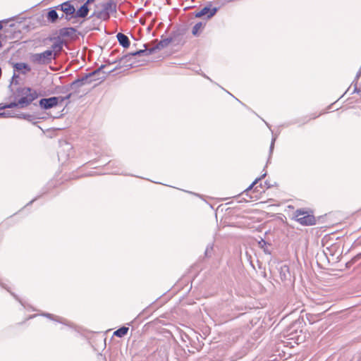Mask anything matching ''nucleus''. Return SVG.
<instances>
[{"label": "nucleus", "instance_id": "f257e3e1", "mask_svg": "<svg viewBox=\"0 0 361 361\" xmlns=\"http://www.w3.org/2000/svg\"><path fill=\"white\" fill-rule=\"evenodd\" d=\"M15 99L21 102L22 109H24L32 103L33 101L42 97L41 91H37L30 87H19L13 92Z\"/></svg>", "mask_w": 361, "mask_h": 361}, {"label": "nucleus", "instance_id": "f03ea898", "mask_svg": "<svg viewBox=\"0 0 361 361\" xmlns=\"http://www.w3.org/2000/svg\"><path fill=\"white\" fill-rule=\"evenodd\" d=\"M54 59L51 51H48V49L41 53L32 54L30 56L31 62L37 65H48Z\"/></svg>", "mask_w": 361, "mask_h": 361}, {"label": "nucleus", "instance_id": "7ed1b4c3", "mask_svg": "<svg viewBox=\"0 0 361 361\" xmlns=\"http://www.w3.org/2000/svg\"><path fill=\"white\" fill-rule=\"evenodd\" d=\"M106 66V64H102L98 68L89 73H85L90 83L99 80L104 81L106 79L107 74L106 72L104 71V68Z\"/></svg>", "mask_w": 361, "mask_h": 361}, {"label": "nucleus", "instance_id": "20e7f679", "mask_svg": "<svg viewBox=\"0 0 361 361\" xmlns=\"http://www.w3.org/2000/svg\"><path fill=\"white\" fill-rule=\"evenodd\" d=\"M296 221L303 226H312L316 222L313 215L308 214L306 212L298 209L295 212Z\"/></svg>", "mask_w": 361, "mask_h": 361}, {"label": "nucleus", "instance_id": "39448f33", "mask_svg": "<svg viewBox=\"0 0 361 361\" xmlns=\"http://www.w3.org/2000/svg\"><path fill=\"white\" fill-rule=\"evenodd\" d=\"M59 100L57 96L42 98L39 100V106L42 110H48L60 105Z\"/></svg>", "mask_w": 361, "mask_h": 361}, {"label": "nucleus", "instance_id": "423d86ee", "mask_svg": "<svg viewBox=\"0 0 361 361\" xmlns=\"http://www.w3.org/2000/svg\"><path fill=\"white\" fill-rule=\"evenodd\" d=\"M102 9L100 11L102 16L105 17L106 19L109 18V16L116 13L117 11V4L116 2L114 0H109L106 3L102 4Z\"/></svg>", "mask_w": 361, "mask_h": 361}, {"label": "nucleus", "instance_id": "0eeeda50", "mask_svg": "<svg viewBox=\"0 0 361 361\" xmlns=\"http://www.w3.org/2000/svg\"><path fill=\"white\" fill-rule=\"evenodd\" d=\"M91 83L88 80L85 74L82 75L80 77L75 79L71 83L68 84V87L72 88V90H74L75 92H80V88L87 85H90Z\"/></svg>", "mask_w": 361, "mask_h": 361}, {"label": "nucleus", "instance_id": "6e6552de", "mask_svg": "<svg viewBox=\"0 0 361 361\" xmlns=\"http://www.w3.org/2000/svg\"><path fill=\"white\" fill-rule=\"evenodd\" d=\"M135 59L133 57V54L129 52L123 56L116 59L111 63H119V64H122L123 66L130 68L133 67V65L135 63Z\"/></svg>", "mask_w": 361, "mask_h": 361}, {"label": "nucleus", "instance_id": "1a4fd4ad", "mask_svg": "<svg viewBox=\"0 0 361 361\" xmlns=\"http://www.w3.org/2000/svg\"><path fill=\"white\" fill-rule=\"evenodd\" d=\"M218 11V8H211V5L206 6L202 8L200 11H197L194 13L196 18L205 17L207 19H209L213 17Z\"/></svg>", "mask_w": 361, "mask_h": 361}, {"label": "nucleus", "instance_id": "9d476101", "mask_svg": "<svg viewBox=\"0 0 361 361\" xmlns=\"http://www.w3.org/2000/svg\"><path fill=\"white\" fill-rule=\"evenodd\" d=\"M50 41H54V43L51 45L48 51H51V55L55 58L56 56V51L63 49L64 46L63 39L61 37H53L49 38Z\"/></svg>", "mask_w": 361, "mask_h": 361}, {"label": "nucleus", "instance_id": "9b49d317", "mask_svg": "<svg viewBox=\"0 0 361 361\" xmlns=\"http://www.w3.org/2000/svg\"><path fill=\"white\" fill-rule=\"evenodd\" d=\"M40 316H42L44 317H46L50 320H52V321H55L58 323H60V324H62L63 325H66L67 326H69L71 328H73L74 327V325L73 323L68 322L67 319L63 318V317H59V316H56L53 314H51V313H49V312H43L42 313L39 314Z\"/></svg>", "mask_w": 361, "mask_h": 361}, {"label": "nucleus", "instance_id": "f8f14e48", "mask_svg": "<svg viewBox=\"0 0 361 361\" xmlns=\"http://www.w3.org/2000/svg\"><path fill=\"white\" fill-rule=\"evenodd\" d=\"M14 72H18L20 74L25 75L31 71V67L25 62H16L12 63Z\"/></svg>", "mask_w": 361, "mask_h": 361}, {"label": "nucleus", "instance_id": "ddd939ff", "mask_svg": "<svg viewBox=\"0 0 361 361\" xmlns=\"http://www.w3.org/2000/svg\"><path fill=\"white\" fill-rule=\"evenodd\" d=\"M90 4L87 1H85L82 5H80L77 9L75 8V18H85L90 11Z\"/></svg>", "mask_w": 361, "mask_h": 361}, {"label": "nucleus", "instance_id": "4468645a", "mask_svg": "<svg viewBox=\"0 0 361 361\" xmlns=\"http://www.w3.org/2000/svg\"><path fill=\"white\" fill-rule=\"evenodd\" d=\"M57 8H55V6L50 7L47 9L46 17L48 22L54 23L59 20V16L57 13Z\"/></svg>", "mask_w": 361, "mask_h": 361}, {"label": "nucleus", "instance_id": "2eb2a0df", "mask_svg": "<svg viewBox=\"0 0 361 361\" xmlns=\"http://www.w3.org/2000/svg\"><path fill=\"white\" fill-rule=\"evenodd\" d=\"M76 32H78L77 30L74 27H65L59 29V37H61V39L63 37H71Z\"/></svg>", "mask_w": 361, "mask_h": 361}, {"label": "nucleus", "instance_id": "dca6fc26", "mask_svg": "<svg viewBox=\"0 0 361 361\" xmlns=\"http://www.w3.org/2000/svg\"><path fill=\"white\" fill-rule=\"evenodd\" d=\"M15 118L18 119H23L32 123V125H37V122L35 121L36 118L38 117L36 116L34 114H28V113H20L15 114Z\"/></svg>", "mask_w": 361, "mask_h": 361}, {"label": "nucleus", "instance_id": "f3484780", "mask_svg": "<svg viewBox=\"0 0 361 361\" xmlns=\"http://www.w3.org/2000/svg\"><path fill=\"white\" fill-rule=\"evenodd\" d=\"M117 40L119 44L124 49H127L130 45V41L128 37L121 32H118L116 35Z\"/></svg>", "mask_w": 361, "mask_h": 361}, {"label": "nucleus", "instance_id": "a211bd4d", "mask_svg": "<svg viewBox=\"0 0 361 361\" xmlns=\"http://www.w3.org/2000/svg\"><path fill=\"white\" fill-rule=\"evenodd\" d=\"M55 8H57L58 10L64 12H66L67 11H71L73 9H75V7L72 4V1L68 0L66 1L57 6H55Z\"/></svg>", "mask_w": 361, "mask_h": 361}, {"label": "nucleus", "instance_id": "6ab92c4d", "mask_svg": "<svg viewBox=\"0 0 361 361\" xmlns=\"http://www.w3.org/2000/svg\"><path fill=\"white\" fill-rule=\"evenodd\" d=\"M129 328L126 326H122L119 327L118 329H116L113 335L118 337V338H123L125 336L127 335L128 332Z\"/></svg>", "mask_w": 361, "mask_h": 361}, {"label": "nucleus", "instance_id": "aec40b11", "mask_svg": "<svg viewBox=\"0 0 361 361\" xmlns=\"http://www.w3.org/2000/svg\"><path fill=\"white\" fill-rule=\"evenodd\" d=\"M78 94V92H75V91H74V90H72V92H71L68 93V94H67L66 96H64V97H63V96H57V97H58V98L59 99V102L60 105H61V104H62V103H63L64 101L67 100L68 102H67V103H66V106H67L71 103L70 99H71L73 96H74V95H75V94Z\"/></svg>", "mask_w": 361, "mask_h": 361}, {"label": "nucleus", "instance_id": "412c9836", "mask_svg": "<svg viewBox=\"0 0 361 361\" xmlns=\"http://www.w3.org/2000/svg\"><path fill=\"white\" fill-rule=\"evenodd\" d=\"M0 286L2 287L4 289L6 290L13 297L15 300H16L18 302L20 303L21 305L25 306L23 302L18 297V295H16L14 292H13L7 285L0 282Z\"/></svg>", "mask_w": 361, "mask_h": 361}, {"label": "nucleus", "instance_id": "4be33fe9", "mask_svg": "<svg viewBox=\"0 0 361 361\" xmlns=\"http://www.w3.org/2000/svg\"><path fill=\"white\" fill-rule=\"evenodd\" d=\"M267 173H264L260 177L257 178L250 185L247 187L243 192V195H248V192L252 190L255 185L258 183V182L266 176Z\"/></svg>", "mask_w": 361, "mask_h": 361}, {"label": "nucleus", "instance_id": "5701e85b", "mask_svg": "<svg viewBox=\"0 0 361 361\" xmlns=\"http://www.w3.org/2000/svg\"><path fill=\"white\" fill-rule=\"evenodd\" d=\"M63 13H65L64 19H66L67 21H70L72 19H73V23H76V19L78 18L75 17V9H73L71 11H67L66 12H64Z\"/></svg>", "mask_w": 361, "mask_h": 361}, {"label": "nucleus", "instance_id": "b1692460", "mask_svg": "<svg viewBox=\"0 0 361 361\" xmlns=\"http://www.w3.org/2000/svg\"><path fill=\"white\" fill-rule=\"evenodd\" d=\"M19 84V76L16 73V72L13 73V75L11 79L10 84L8 85L9 90L13 93L14 92V90L12 88L13 85H18Z\"/></svg>", "mask_w": 361, "mask_h": 361}, {"label": "nucleus", "instance_id": "393cba45", "mask_svg": "<svg viewBox=\"0 0 361 361\" xmlns=\"http://www.w3.org/2000/svg\"><path fill=\"white\" fill-rule=\"evenodd\" d=\"M144 47H145L144 49L146 50L145 55L149 56L152 54H154L158 50V43L154 44L151 47H147V44H145Z\"/></svg>", "mask_w": 361, "mask_h": 361}, {"label": "nucleus", "instance_id": "a878e982", "mask_svg": "<svg viewBox=\"0 0 361 361\" xmlns=\"http://www.w3.org/2000/svg\"><path fill=\"white\" fill-rule=\"evenodd\" d=\"M23 103L21 102H18L17 99L14 98V100L6 103L7 109H13V108H18V109H22L21 104Z\"/></svg>", "mask_w": 361, "mask_h": 361}, {"label": "nucleus", "instance_id": "bb28decb", "mask_svg": "<svg viewBox=\"0 0 361 361\" xmlns=\"http://www.w3.org/2000/svg\"><path fill=\"white\" fill-rule=\"evenodd\" d=\"M280 275L281 279H286L288 277V275H290L289 272V267L287 265H283L281 267L280 269Z\"/></svg>", "mask_w": 361, "mask_h": 361}, {"label": "nucleus", "instance_id": "cd10ccee", "mask_svg": "<svg viewBox=\"0 0 361 361\" xmlns=\"http://www.w3.org/2000/svg\"><path fill=\"white\" fill-rule=\"evenodd\" d=\"M157 318L154 319V320L149 322H147L145 326H144V329H145V331H149L150 329H154V330H157Z\"/></svg>", "mask_w": 361, "mask_h": 361}, {"label": "nucleus", "instance_id": "c85d7f7f", "mask_svg": "<svg viewBox=\"0 0 361 361\" xmlns=\"http://www.w3.org/2000/svg\"><path fill=\"white\" fill-rule=\"evenodd\" d=\"M205 25L204 23L199 22L197 23L192 27V33L193 35H197L199 31Z\"/></svg>", "mask_w": 361, "mask_h": 361}, {"label": "nucleus", "instance_id": "c756f323", "mask_svg": "<svg viewBox=\"0 0 361 361\" xmlns=\"http://www.w3.org/2000/svg\"><path fill=\"white\" fill-rule=\"evenodd\" d=\"M46 192H42L41 195L36 196L34 197L32 200H30L28 203L26 204L25 206H24L22 209H20L18 212H16L13 215L10 216V217H12L13 216L17 214L20 211H22L25 207L32 205L36 200H37L40 197H42L44 194H45Z\"/></svg>", "mask_w": 361, "mask_h": 361}, {"label": "nucleus", "instance_id": "7c9ffc66", "mask_svg": "<svg viewBox=\"0 0 361 361\" xmlns=\"http://www.w3.org/2000/svg\"><path fill=\"white\" fill-rule=\"evenodd\" d=\"M361 259V252L353 257L349 262L346 263L347 267H350L353 264Z\"/></svg>", "mask_w": 361, "mask_h": 361}, {"label": "nucleus", "instance_id": "2f4dec72", "mask_svg": "<svg viewBox=\"0 0 361 361\" xmlns=\"http://www.w3.org/2000/svg\"><path fill=\"white\" fill-rule=\"evenodd\" d=\"M93 17H96L98 19H102L104 20H106L105 17L102 16L100 11H94L93 13H92L88 18L90 19Z\"/></svg>", "mask_w": 361, "mask_h": 361}, {"label": "nucleus", "instance_id": "473e14b6", "mask_svg": "<svg viewBox=\"0 0 361 361\" xmlns=\"http://www.w3.org/2000/svg\"><path fill=\"white\" fill-rule=\"evenodd\" d=\"M145 52H146V50L144 49H137L136 51H131V53L133 54V57H135V58L137 56H146Z\"/></svg>", "mask_w": 361, "mask_h": 361}, {"label": "nucleus", "instance_id": "72a5a7b5", "mask_svg": "<svg viewBox=\"0 0 361 361\" xmlns=\"http://www.w3.org/2000/svg\"><path fill=\"white\" fill-rule=\"evenodd\" d=\"M59 90L58 91L59 93H66L72 90V88L68 87V84L66 85L58 87Z\"/></svg>", "mask_w": 361, "mask_h": 361}, {"label": "nucleus", "instance_id": "f704fd0d", "mask_svg": "<svg viewBox=\"0 0 361 361\" xmlns=\"http://www.w3.org/2000/svg\"><path fill=\"white\" fill-rule=\"evenodd\" d=\"M213 247H214L213 244L207 245L205 252H204V255L206 257L210 256V254H211L212 251L213 250Z\"/></svg>", "mask_w": 361, "mask_h": 361}, {"label": "nucleus", "instance_id": "c9c22d12", "mask_svg": "<svg viewBox=\"0 0 361 361\" xmlns=\"http://www.w3.org/2000/svg\"><path fill=\"white\" fill-rule=\"evenodd\" d=\"M171 39L169 38L159 40V48L166 47L169 44V42H171Z\"/></svg>", "mask_w": 361, "mask_h": 361}, {"label": "nucleus", "instance_id": "e433bc0d", "mask_svg": "<svg viewBox=\"0 0 361 361\" xmlns=\"http://www.w3.org/2000/svg\"><path fill=\"white\" fill-rule=\"evenodd\" d=\"M352 85H354V90L353 91V93L357 92V93H358V94H360L361 95V90L358 89L357 87V82H353Z\"/></svg>", "mask_w": 361, "mask_h": 361}, {"label": "nucleus", "instance_id": "4c0bfd02", "mask_svg": "<svg viewBox=\"0 0 361 361\" xmlns=\"http://www.w3.org/2000/svg\"><path fill=\"white\" fill-rule=\"evenodd\" d=\"M2 113H5L4 115H0V117H4V118H15V114L13 115L9 111H3Z\"/></svg>", "mask_w": 361, "mask_h": 361}, {"label": "nucleus", "instance_id": "58836bf2", "mask_svg": "<svg viewBox=\"0 0 361 361\" xmlns=\"http://www.w3.org/2000/svg\"><path fill=\"white\" fill-rule=\"evenodd\" d=\"M118 63V65L115 68H114L113 69H111V70L109 71L108 72H106L107 75H109L110 73L114 72L115 71L121 68V67H123L122 66V64H119V63Z\"/></svg>", "mask_w": 361, "mask_h": 361}, {"label": "nucleus", "instance_id": "ea45409f", "mask_svg": "<svg viewBox=\"0 0 361 361\" xmlns=\"http://www.w3.org/2000/svg\"><path fill=\"white\" fill-rule=\"evenodd\" d=\"M275 141H276V137H273L272 140H271V145H270V149H269L270 154H271L272 152H273V149H274V142H275Z\"/></svg>", "mask_w": 361, "mask_h": 361}, {"label": "nucleus", "instance_id": "a19ab883", "mask_svg": "<svg viewBox=\"0 0 361 361\" xmlns=\"http://www.w3.org/2000/svg\"><path fill=\"white\" fill-rule=\"evenodd\" d=\"M7 109L6 103H0V110Z\"/></svg>", "mask_w": 361, "mask_h": 361}, {"label": "nucleus", "instance_id": "79ce46f5", "mask_svg": "<svg viewBox=\"0 0 361 361\" xmlns=\"http://www.w3.org/2000/svg\"><path fill=\"white\" fill-rule=\"evenodd\" d=\"M17 18H18V16H13L11 18H8L7 19L4 20L3 21L4 22H8V21H11V20H14Z\"/></svg>", "mask_w": 361, "mask_h": 361}, {"label": "nucleus", "instance_id": "37998d69", "mask_svg": "<svg viewBox=\"0 0 361 361\" xmlns=\"http://www.w3.org/2000/svg\"><path fill=\"white\" fill-rule=\"evenodd\" d=\"M64 147H65L66 149H67V150H69V149H72L71 145L69 143H68V142H65Z\"/></svg>", "mask_w": 361, "mask_h": 361}, {"label": "nucleus", "instance_id": "c03bdc74", "mask_svg": "<svg viewBox=\"0 0 361 361\" xmlns=\"http://www.w3.org/2000/svg\"><path fill=\"white\" fill-rule=\"evenodd\" d=\"M43 18H44V16H43V15H42V16H40L37 17V20L38 22H40L41 20H43Z\"/></svg>", "mask_w": 361, "mask_h": 361}, {"label": "nucleus", "instance_id": "a18cd8bd", "mask_svg": "<svg viewBox=\"0 0 361 361\" xmlns=\"http://www.w3.org/2000/svg\"><path fill=\"white\" fill-rule=\"evenodd\" d=\"M96 0H86L85 1H87V3H89L90 4H92L93 2H94Z\"/></svg>", "mask_w": 361, "mask_h": 361}, {"label": "nucleus", "instance_id": "49530a36", "mask_svg": "<svg viewBox=\"0 0 361 361\" xmlns=\"http://www.w3.org/2000/svg\"><path fill=\"white\" fill-rule=\"evenodd\" d=\"M259 187L262 188V184H260V185H259ZM257 188H258V186H256V187L255 188V190H255V191H257V192H259V190Z\"/></svg>", "mask_w": 361, "mask_h": 361}, {"label": "nucleus", "instance_id": "de8ad7c7", "mask_svg": "<svg viewBox=\"0 0 361 361\" xmlns=\"http://www.w3.org/2000/svg\"><path fill=\"white\" fill-rule=\"evenodd\" d=\"M64 16H65V13H64V14H62L61 16H59V20H61V19L64 18Z\"/></svg>", "mask_w": 361, "mask_h": 361}, {"label": "nucleus", "instance_id": "09e8293b", "mask_svg": "<svg viewBox=\"0 0 361 361\" xmlns=\"http://www.w3.org/2000/svg\"><path fill=\"white\" fill-rule=\"evenodd\" d=\"M137 318H135L133 321L131 322L132 324H135L137 322Z\"/></svg>", "mask_w": 361, "mask_h": 361}, {"label": "nucleus", "instance_id": "8fccbe9b", "mask_svg": "<svg viewBox=\"0 0 361 361\" xmlns=\"http://www.w3.org/2000/svg\"><path fill=\"white\" fill-rule=\"evenodd\" d=\"M2 21H0V31L3 29V25L1 23Z\"/></svg>", "mask_w": 361, "mask_h": 361}, {"label": "nucleus", "instance_id": "3c124183", "mask_svg": "<svg viewBox=\"0 0 361 361\" xmlns=\"http://www.w3.org/2000/svg\"><path fill=\"white\" fill-rule=\"evenodd\" d=\"M318 116L317 115H314V116H312V118H310V119H314V118H316Z\"/></svg>", "mask_w": 361, "mask_h": 361}, {"label": "nucleus", "instance_id": "603ef678", "mask_svg": "<svg viewBox=\"0 0 361 361\" xmlns=\"http://www.w3.org/2000/svg\"><path fill=\"white\" fill-rule=\"evenodd\" d=\"M61 152H58V156H59V158H60V157H61Z\"/></svg>", "mask_w": 361, "mask_h": 361}, {"label": "nucleus", "instance_id": "864d4df0", "mask_svg": "<svg viewBox=\"0 0 361 361\" xmlns=\"http://www.w3.org/2000/svg\"><path fill=\"white\" fill-rule=\"evenodd\" d=\"M3 47L1 42L0 41V49Z\"/></svg>", "mask_w": 361, "mask_h": 361}, {"label": "nucleus", "instance_id": "5fc2aeb1", "mask_svg": "<svg viewBox=\"0 0 361 361\" xmlns=\"http://www.w3.org/2000/svg\"><path fill=\"white\" fill-rule=\"evenodd\" d=\"M24 20H25V18H23L22 20L20 21V23H21Z\"/></svg>", "mask_w": 361, "mask_h": 361}, {"label": "nucleus", "instance_id": "6e6d98bb", "mask_svg": "<svg viewBox=\"0 0 361 361\" xmlns=\"http://www.w3.org/2000/svg\"><path fill=\"white\" fill-rule=\"evenodd\" d=\"M13 26H14V24H11V25H10V27H13Z\"/></svg>", "mask_w": 361, "mask_h": 361}, {"label": "nucleus", "instance_id": "4d7b16f0", "mask_svg": "<svg viewBox=\"0 0 361 361\" xmlns=\"http://www.w3.org/2000/svg\"><path fill=\"white\" fill-rule=\"evenodd\" d=\"M348 91H349V89H347V90H346V92H345V93H344V94H347V92H348Z\"/></svg>", "mask_w": 361, "mask_h": 361}, {"label": "nucleus", "instance_id": "13d9d810", "mask_svg": "<svg viewBox=\"0 0 361 361\" xmlns=\"http://www.w3.org/2000/svg\"><path fill=\"white\" fill-rule=\"evenodd\" d=\"M348 91H349V89H347V90H346V92H345V93H344V94H347V92H348Z\"/></svg>", "mask_w": 361, "mask_h": 361}, {"label": "nucleus", "instance_id": "bf43d9fd", "mask_svg": "<svg viewBox=\"0 0 361 361\" xmlns=\"http://www.w3.org/2000/svg\"><path fill=\"white\" fill-rule=\"evenodd\" d=\"M348 91H349V89H347V90H346V92H345V93H344V94H347V92H348Z\"/></svg>", "mask_w": 361, "mask_h": 361}, {"label": "nucleus", "instance_id": "052dcab7", "mask_svg": "<svg viewBox=\"0 0 361 361\" xmlns=\"http://www.w3.org/2000/svg\"><path fill=\"white\" fill-rule=\"evenodd\" d=\"M159 334L162 333V331H161L160 328H159Z\"/></svg>", "mask_w": 361, "mask_h": 361}, {"label": "nucleus", "instance_id": "680f3d73", "mask_svg": "<svg viewBox=\"0 0 361 361\" xmlns=\"http://www.w3.org/2000/svg\"><path fill=\"white\" fill-rule=\"evenodd\" d=\"M147 30H148V31L149 32V31H150V27H147Z\"/></svg>", "mask_w": 361, "mask_h": 361}, {"label": "nucleus", "instance_id": "e2e57ef3", "mask_svg": "<svg viewBox=\"0 0 361 361\" xmlns=\"http://www.w3.org/2000/svg\"><path fill=\"white\" fill-rule=\"evenodd\" d=\"M78 2H81L83 0H77Z\"/></svg>", "mask_w": 361, "mask_h": 361}, {"label": "nucleus", "instance_id": "0e129e2a", "mask_svg": "<svg viewBox=\"0 0 361 361\" xmlns=\"http://www.w3.org/2000/svg\"><path fill=\"white\" fill-rule=\"evenodd\" d=\"M158 350V348H156V350H154V353L156 352Z\"/></svg>", "mask_w": 361, "mask_h": 361}, {"label": "nucleus", "instance_id": "69168bd1", "mask_svg": "<svg viewBox=\"0 0 361 361\" xmlns=\"http://www.w3.org/2000/svg\"><path fill=\"white\" fill-rule=\"evenodd\" d=\"M5 114V113H0V115H4Z\"/></svg>", "mask_w": 361, "mask_h": 361}]
</instances>
